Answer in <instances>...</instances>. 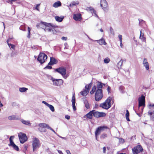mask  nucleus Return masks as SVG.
Wrapping results in <instances>:
<instances>
[{
  "mask_svg": "<svg viewBox=\"0 0 154 154\" xmlns=\"http://www.w3.org/2000/svg\"><path fill=\"white\" fill-rule=\"evenodd\" d=\"M114 102L112 100V98L109 97L103 103L100 104V106L106 109H108L111 106V104H113Z\"/></svg>",
  "mask_w": 154,
  "mask_h": 154,
  "instance_id": "nucleus-1",
  "label": "nucleus"
},
{
  "mask_svg": "<svg viewBox=\"0 0 154 154\" xmlns=\"http://www.w3.org/2000/svg\"><path fill=\"white\" fill-rule=\"evenodd\" d=\"M138 107L139 108L140 107L142 106H143V107L141 109V112H142L144 108V107L145 106V97L143 94L141 95L138 98Z\"/></svg>",
  "mask_w": 154,
  "mask_h": 154,
  "instance_id": "nucleus-2",
  "label": "nucleus"
},
{
  "mask_svg": "<svg viewBox=\"0 0 154 154\" xmlns=\"http://www.w3.org/2000/svg\"><path fill=\"white\" fill-rule=\"evenodd\" d=\"M103 91L102 89H97L95 95V99L96 101H99L103 97Z\"/></svg>",
  "mask_w": 154,
  "mask_h": 154,
  "instance_id": "nucleus-3",
  "label": "nucleus"
},
{
  "mask_svg": "<svg viewBox=\"0 0 154 154\" xmlns=\"http://www.w3.org/2000/svg\"><path fill=\"white\" fill-rule=\"evenodd\" d=\"M47 56L43 53H40L37 58V60L41 64L44 63L47 59Z\"/></svg>",
  "mask_w": 154,
  "mask_h": 154,
  "instance_id": "nucleus-4",
  "label": "nucleus"
},
{
  "mask_svg": "<svg viewBox=\"0 0 154 154\" xmlns=\"http://www.w3.org/2000/svg\"><path fill=\"white\" fill-rule=\"evenodd\" d=\"M40 146V144L39 140L36 137L34 138L32 143L33 151H34L37 149L39 148Z\"/></svg>",
  "mask_w": 154,
  "mask_h": 154,
  "instance_id": "nucleus-5",
  "label": "nucleus"
},
{
  "mask_svg": "<svg viewBox=\"0 0 154 154\" xmlns=\"http://www.w3.org/2000/svg\"><path fill=\"white\" fill-rule=\"evenodd\" d=\"M20 143H23L27 140V137L26 134L22 132H20L18 135Z\"/></svg>",
  "mask_w": 154,
  "mask_h": 154,
  "instance_id": "nucleus-6",
  "label": "nucleus"
},
{
  "mask_svg": "<svg viewBox=\"0 0 154 154\" xmlns=\"http://www.w3.org/2000/svg\"><path fill=\"white\" fill-rule=\"evenodd\" d=\"M51 79L53 82V85L55 86H60L63 83V80L61 79H55L52 77Z\"/></svg>",
  "mask_w": 154,
  "mask_h": 154,
  "instance_id": "nucleus-7",
  "label": "nucleus"
},
{
  "mask_svg": "<svg viewBox=\"0 0 154 154\" xmlns=\"http://www.w3.org/2000/svg\"><path fill=\"white\" fill-rule=\"evenodd\" d=\"M91 86V83H90L88 85H86L85 87V89L83 91H81L80 93L82 96L87 95L90 90V88Z\"/></svg>",
  "mask_w": 154,
  "mask_h": 154,
  "instance_id": "nucleus-8",
  "label": "nucleus"
},
{
  "mask_svg": "<svg viewBox=\"0 0 154 154\" xmlns=\"http://www.w3.org/2000/svg\"><path fill=\"white\" fill-rule=\"evenodd\" d=\"M56 72L60 73L62 76L65 75L66 74V69L64 67H61L55 70Z\"/></svg>",
  "mask_w": 154,
  "mask_h": 154,
  "instance_id": "nucleus-9",
  "label": "nucleus"
},
{
  "mask_svg": "<svg viewBox=\"0 0 154 154\" xmlns=\"http://www.w3.org/2000/svg\"><path fill=\"white\" fill-rule=\"evenodd\" d=\"M94 116L96 118H100L105 117L106 116V114L104 112H100L94 110Z\"/></svg>",
  "mask_w": 154,
  "mask_h": 154,
  "instance_id": "nucleus-10",
  "label": "nucleus"
},
{
  "mask_svg": "<svg viewBox=\"0 0 154 154\" xmlns=\"http://www.w3.org/2000/svg\"><path fill=\"white\" fill-rule=\"evenodd\" d=\"M14 138V136H11L9 138L10 144H9L8 145L12 146L14 149L16 150V151H18L19 149V148L18 146L15 144L12 139V138Z\"/></svg>",
  "mask_w": 154,
  "mask_h": 154,
  "instance_id": "nucleus-11",
  "label": "nucleus"
},
{
  "mask_svg": "<svg viewBox=\"0 0 154 154\" xmlns=\"http://www.w3.org/2000/svg\"><path fill=\"white\" fill-rule=\"evenodd\" d=\"M107 128V127L105 126L99 127L95 131V135H99L100 134L101 131H103L104 129Z\"/></svg>",
  "mask_w": 154,
  "mask_h": 154,
  "instance_id": "nucleus-12",
  "label": "nucleus"
},
{
  "mask_svg": "<svg viewBox=\"0 0 154 154\" xmlns=\"http://www.w3.org/2000/svg\"><path fill=\"white\" fill-rule=\"evenodd\" d=\"M100 6L102 8V9L104 11L106 9L108 6V4L106 0H101Z\"/></svg>",
  "mask_w": 154,
  "mask_h": 154,
  "instance_id": "nucleus-13",
  "label": "nucleus"
},
{
  "mask_svg": "<svg viewBox=\"0 0 154 154\" xmlns=\"http://www.w3.org/2000/svg\"><path fill=\"white\" fill-rule=\"evenodd\" d=\"M87 37H88L89 39L91 41H97V43H99V44L100 45H106V42L105 40L103 38H102L101 39L99 40H94L90 38L88 35H87Z\"/></svg>",
  "mask_w": 154,
  "mask_h": 154,
  "instance_id": "nucleus-14",
  "label": "nucleus"
},
{
  "mask_svg": "<svg viewBox=\"0 0 154 154\" xmlns=\"http://www.w3.org/2000/svg\"><path fill=\"white\" fill-rule=\"evenodd\" d=\"M143 66L146 69L148 70L149 69V64L147 62V60L146 58H144L143 59Z\"/></svg>",
  "mask_w": 154,
  "mask_h": 154,
  "instance_id": "nucleus-15",
  "label": "nucleus"
},
{
  "mask_svg": "<svg viewBox=\"0 0 154 154\" xmlns=\"http://www.w3.org/2000/svg\"><path fill=\"white\" fill-rule=\"evenodd\" d=\"M94 110L90 111L88 113L85 115V117H87L88 119H92L93 116H94Z\"/></svg>",
  "mask_w": 154,
  "mask_h": 154,
  "instance_id": "nucleus-16",
  "label": "nucleus"
},
{
  "mask_svg": "<svg viewBox=\"0 0 154 154\" xmlns=\"http://www.w3.org/2000/svg\"><path fill=\"white\" fill-rule=\"evenodd\" d=\"M8 119L10 120H18L20 119L19 116L16 115H12L9 116L8 117Z\"/></svg>",
  "mask_w": 154,
  "mask_h": 154,
  "instance_id": "nucleus-17",
  "label": "nucleus"
},
{
  "mask_svg": "<svg viewBox=\"0 0 154 154\" xmlns=\"http://www.w3.org/2000/svg\"><path fill=\"white\" fill-rule=\"evenodd\" d=\"M81 14H75L73 15V18L76 21H80L81 19Z\"/></svg>",
  "mask_w": 154,
  "mask_h": 154,
  "instance_id": "nucleus-18",
  "label": "nucleus"
},
{
  "mask_svg": "<svg viewBox=\"0 0 154 154\" xmlns=\"http://www.w3.org/2000/svg\"><path fill=\"white\" fill-rule=\"evenodd\" d=\"M57 61L53 57L50 58V62L48 63V65H53L56 64L57 63Z\"/></svg>",
  "mask_w": 154,
  "mask_h": 154,
  "instance_id": "nucleus-19",
  "label": "nucleus"
},
{
  "mask_svg": "<svg viewBox=\"0 0 154 154\" xmlns=\"http://www.w3.org/2000/svg\"><path fill=\"white\" fill-rule=\"evenodd\" d=\"M75 96L74 95H73L72 97V102L73 109L74 111L76 109V106L75 105Z\"/></svg>",
  "mask_w": 154,
  "mask_h": 154,
  "instance_id": "nucleus-20",
  "label": "nucleus"
},
{
  "mask_svg": "<svg viewBox=\"0 0 154 154\" xmlns=\"http://www.w3.org/2000/svg\"><path fill=\"white\" fill-rule=\"evenodd\" d=\"M20 121L23 124L25 125H28L29 126H31V124L30 123L29 121H26L23 120V119H21Z\"/></svg>",
  "mask_w": 154,
  "mask_h": 154,
  "instance_id": "nucleus-21",
  "label": "nucleus"
},
{
  "mask_svg": "<svg viewBox=\"0 0 154 154\" xmlns=\"http://www.w3.org/2000/svg\"><path fill=\"white\" fill-rule=\"evenodd\" d=\"M148 115H149L151 120L154 121V111H149L148 112Z\"/></svg>",
  "mask_w": 154,
  "mask_h": 154,
  "instance_id": "nucleus-22",
  "label": "nucleus"
},
{
  "mask_svg": "<svg viewBox=\"0 0 154 154\" xmlns=\"http://www.w3.org/2000/svg\"><path fill=\"white\" fill-rule=\"evenodd\" d=\"M44 30L45 31L53 32V33H55V32H56V30H55L54 28H47L45 29Z\"/></svg>",
  "mask_w": 154,
  "mask_h": 154,
  "instance_id": "nucleus-23",
  "label": "nucleus"
},
{
  "mask_svg": "<svg viewBox=\"0 0 154 154\" xmlns=\"http://www.w3.org/2000/svg\"><path fill=\"white\" fill-rule=\"evenodd\" d=\"M61 3L59 1H58L54 3L53 5V7L54 8H57L59 6H61Z\"/></svg>",
  "mask_w": 154,
  "mask_h": 154,
  "instance_id": "nucleus-24",
  "label": "nucleus"
},
{
  "mask_svg": "<svg viewBox=\"0 0 154 154\" xmlns=\"http://www.w3.org/2000/svg\"><path fill=\"white\" fill-rule=\"evenodd\" d=\"M105 85V84L102 83L101 82H98L97 85V89H100L102 88L103 85Z\"/></svg>",
  "mask_w": 154,
  "mask_h": 154,
  "instance_id": "nucleus-25",
  "label": "nucleus"
},
{
  "mask_svg": "<svg viewBox=\"0 0 154 154\" xmlns=\"http://www.w3.org/2000/svg\"><path fill=\"white\" fill-rule=\"evenodd\" d=\"M38 126L40 127H42L44 128H48L49 126L47 124L45 123H41L39 124Z\"/></svg>",
  "mask_w": 154,
  "mask_h": 154,
  "instance_id": "nucleus-26",
  "label": "nucleus"
},
{
  "mask_svg": "<svg viewBox=\"0 0 154 154\" xmlns=\"http://www.w3.org/2000/svg\"><path fill=\"white\" fill-rule=\"evenodd\" d=\"M56 20L58 22H61L63 19L64 17H59L58 16H56L55 17Z\"/></svg>",
  "mask_w": 154,
  "mask_h": 154,
  "instance_id": "nucleus-27",
  "label": "nucleus"
},
{
  "mask_svg": "<svg viewBox=\"0 0 154 154\" xmlns=\"http://www.w3.org/2000/svg\"><path fill=\"white\" fill-rule=\"evenodd\" d=\"M134 147L137 149L140 152H141L143 150V149L142 146L140 145H138Z\"/></svg>",
  "mask_w": 154,
  "mask_h": 154,
  "instance_id": "nucleus-28",
  "label": "nucleus"
},
{
  "mask_svg": "<svg viewBox=\"0 0 154 154\" xmlns=\"http://www.w3.org/2000/svg\"><path fill=\"white\" fill-rule=\"evenodd\" d=\"M79 3V2L77 1L76 2L73 1L71 2V3L69 5V6L70 7H72L74 6H76L78 5Z\"/></svg>",
  "mask_w": 154,
  "mask_h": 154,
  "instance_id": "nucleus-29",
  "label": "nucleus"
},
{
  "mask_svg": "<svg viewBox=\"0 0 154 154\" xmlns=\"http://www.w3.org/2000/svg\"><path fill=\"white\" fill-rule=\"evenodd\" d=\"M139 38L142 41H146L145 38L144 37L143 35L142 34V30L140 31V35Z\"/></svg>",
  "mask_w": 154,
  "mask_h": 154,
  "instance_id": "nucleus-30",
  "label": "nucleus"
},
{
  "mask_svg": "<svg viewBox=\"0 0 154 154\" xmlns=\"http://www.w3.org/2000/svg\"><path fill=\"white\" fill-rule=\"evenodd\" d=\"M84 104L85 105V107L87 109H88L90 108V106L87 100H85L84 101Z\"/></svg>",
  "mask_w": 154,
  "mask_h": 154,
  "instance_id": "nucleus-31",
  "label": "nucleus"
},
{
  "mask_svg": "<svg viewBox=\"0 0 154 154\" xmlns=\"http://www.w3.org/2000/svg\"><path fill=\"white\" fill-rule=\"evenodd\" d=\"M96 87L94 85L92 88V90L90 91V93L91 94H93L96 91Z\"/></svg>",
  "mask_w": 154,
  "mask_h": 154,
  "instance_id": "nucleus-32",
  "label": "nucleus"
},
{
  "mask_svg": "<svg viewBox=\"0 0 154 154\" xmlns=\"http://www.w3.org/2000/svg\"><path fill=\"white\" fill-rule=\"evenodd\" d=\"M123 62V60H121L117 63V66L119 69L121 68V67L122 64Z\"/></svg>",
  "mask_w": 154,
  "mask_h": 154,
  "instance_id": "nucleus-33",
  "label": "nucleus"
},
{
  "mask_svg": "<svg viewBox=\"0 0 154 154\" xmlns=\"http://www.w3.org/2000/svg\"><path fill=\"white\" fill-rule=\"evenodd\" d=\"M126 113L125 115V117H126V119L127 121H130V120L129 118V111H128V110H126Z\"/></svg>",
  "mask_w": 154,
  "mask_h": 154,
  "instance_id": "nucleus-34",
  "label": "nucleus"
},
{
  "mask_svg": "<svg viewBox=\"0 0 154 154\" xmlns=\"http://www.w3.org/2000/svg\"><path fill=\"white\" fill-rule=\"evenodd\" d=\"M27 90H28V88L24 87L21 88L19 89V91L21 92H25Z\"/></svg>",
  "mask_w": 154,
  "mask_h": 154,
  "instance_id": "nucleus-35",
  "label": "nucleus"
},
{
  "mask_svg": "<svg viewBox=\"0 0 154 154\" xmlns=\"http://www.w3.org/2000/svg\"><path fill=\"white\" fill-rule=\"evenodd\" d=\"M132 150L133 154H138L140 153L139 151L136 149L134 147L132 149Z\"/></svg>",
  "mask_w": 154,
  "mask_h": 154,
  "instance_id": "nucleus-36",
  "label": "nucleus"
},
{
  "mask_svg": "<svg viewBox=\"0 0 154 154\" xmlns=\"http://www.w3.org/2000/svg\"><path fill=\"white\" fill-rule=\"evenodd\" d=\"M139 21V24L140 26H142L143 24H145V22L143 20L139 19L138 20Z\"/></svg>",
  "mask_w": 154,
  "mask_h": 154,
  "instance_id": "nucleus-37",
  "label": "nucleus"
},
{
  "mask_svg": "<svg viewBox=\"0 0 154 154\" xmlns=\"http://www.w3.org/2000/svg\"><path fill=\"white\" fill-rule=\"evenodd\" d=\"M110 61V60L109 58L108 57H107L106 58H105L103 60L104 62L105 63L107 64Z\"/></svg>",
  "mask_w": 154,
  "mask_h": 154,
  "instance_id": "nucleus-38",
  "label": "nucleus"
},
{
  "mask_svg": "<svg viewBox=\"0 0 154 154\" xmlns=\"http://www.w3.org/2000/svg\"><path fill=\"white\" fill-rule=\"evenodd\" d=\"M48 107L51 110V111L52 112H54V108L53 106H52L51 105L49 104L48 106Z\"/></svg>",
  "mask_w": 154,
  "mask_h": 154,
  "instance_id": "nucleus-39",
  "label": "nucleus"
},
{
  "mask_svg": "<svg viewBox=\"0 0 154 154\" xmlns=\"http://www.w3.org/2000/svg\"><path fill=\"white\" fill-rule=\"evenodd\" d=\"M41 23H42V24H43L45 25L46 26L49 27L50 26H51V24L50 23H46L44 22H41Z\"/></svg>",
  "mask_w": 154,
  "mask_h": 154,
  "instance_id": "nucleus-40",
  "label": "nucleus"
},
{
  "mask_svg": "<svg viewBox=\"0 0 154 154\" xmlns=\"http://www.w3.org/2000/svg\"><path fill=\"white\" fill-rule=\"evenodd\" d=\"M94 8L91 7H87L86 8V10L87 11H92L93 10H94Z\"/></svg>",
  "mask_w": 154,
  "mask_h": 154,
  "instance_id": "nucleus-41",
  "label": "nucleus"
},
{
  "mask_svg": "<svg viewBox=\"0 0 154 154\" xmlns=\"http://www.w3.org/2000/svg\"><path fill=\"white\" fill-rule=\"evenodd\" d=\"M109 30L110 33L113 35V36L114 35V32L113 29L112 27H110Z\"/></svg>",
  "mask_w": 154,
  "mask_h": 154,
  "instance_id": "nucleus-42",
  "label": "nucleus"
},
{
  "mask_svg": "<svg viewBox=\"0 0 154 154\" xmlns=\"http://www.w3.org/2000/svg\"><path fill=\"white\" fill-rule=\"evenodd\" d=\"M107 137V135L106 134H103L101 135L100 136V138L104 139V138H105L106 137Z\"/></svg>",
  "mask_w": 154,
  "mask_h": 154,
  "instance_id": "nucleus-43",
  "label": "nucleus"
},
{
  "mask_svg": "<svg viewBox=\"0 0 154 154\" xmlns=\"http://www.w3.org/2000/svg\"><path fill=\"white\" fill-rule=\"evenodd\" d=\"M8 45L10 47H11V48L14 49L15 48V46L11 44H8Z\"/></svg>",
  "mask_w": 154,
  "mask_h": 154,
  "instance_id": "nucleus-44",
  "label": "nucleus"
},
{
  "mask_svg": "<svg viewBox=\"0 0 154 154\" xmlns=\"http://www.w3.org/2000/svg\"><path fill=\"white\" fill-rule=\"evenodd\" d=\"M49 65H48H48L46 66V67H45L44 68V69H51L52 68V66H49Z\"/></svg>",
  "mask_w": 154,
  "mask_h": 154,
  "instance_id": "nucleus-45",
  "label": "nucleus"
},
{
  "mask_svg": "<svg viewBox=\"0 0 154 154\" xmlns=\"http://www.w3.org/2000/svg\"><path fill=\"white\" fill-rule=\"evenodd\" d=\"M28 35L27 36V37L28 38H29L30 36V29L29 27H28Z\"/></svg>",
  "mask_w": 154,
  "mask_h": 154,
  "instance_id": "nucleus-46",
  "label": "nucleus"
},
{
  "mask_svg": "<svg viewBox=\"0 0 154 154\" xmlns=\"http://www.w3.org/2000/svg\"><path fill=\"white\" fill-rule=\"evenodd\" d=\"M38 130L41 132H45V131L46 130L43 128H38Z\"/></svg>",
  "mask_w": 154,
  "mask_h": 154,
  "instance_id": "nucleus-47",
  "label": "nucleus"
},
{
  "mask_svg": "<svg viewBox=\"0 0 154 154\" xmlns=\"http://www.w3.org/2000/svg\"><path fill=\"white\" fill-rule=\"evenodd\" d=\"M119 39L120 42H121L122 41V36L121 35H119Z\"/></svg>",
  "mask_w": 154,
  "mask_h": 154,
  "instance_id": "nucleus-48",
  "label": "nucleus"
},
{
  "mask_svg": "<svg viewBox=\"0 0 154 154\" xmlns=\"http://www.w3.org/2000/svg\"><path fill=\"white\" fill-rule=\"evenodd\" d=\"M148 107L149 109H150L151 108L154 107V104L152 105L151 104H149L148 105Z\"/></svg>",
  "mask_w": 154,
  "mask_h": 154,
  "instance_id": "nucleus-49",
  "label": "nucleus"
},
{
  "mask_svg": "<svg viewBox=\"0 0 154 154\" xmlns=\"http://www.w3.org/2000/svg\"><path fill=\"white\" fill-rule=\"evenodd\" d=\"M20 29L21 30H22L23 31H25V28H24V27L23 26H21L20 28Z\"/></svg>",
  "mask_w": 154,
  "mask_h": 154,
  "instance_id": "nucleus-50",
  "label": "nucleus"
},
{
  "mask_svg": "<svg viewBox=\"0 0 154 154\" xmlns=\"http://www.w3.org/2000/svg\"><path fill=\"white\" fill-rule=\"evenodd\" d=\"M49 129H50V130H51V131H52L54 133H55V134H56L57 135V134H58L52 128H51V127H50V126L49 127H48V128Z\"/></svg>",
  "mask_w": 154,
  "mask_h": 154,
  "instance_id": "nucleus-51",
  "label": "nucleus"
},
{
  "mask_svg": "<svg viewBox=\"0 0 154 154\" xmlns=\"http://www.w3.org/2000/svg\"><path fill=\"white\" fill-rule=\"evenodd\" d=\"M42 103L45 104L48 107L49 105V104H48V103H47L46 102L44 101H42Z\"/></svg>",
  "mask_w": 154,
  "mask_h": 154,
  "instance_id": "nucleus-52",
  "label": "nucleus"
},
{
  "mask_svg": "<svg viewBox=\"0 0 154 154\" xmlns=\"http://www.w3.org/2000/svg\"><path fill=\"white\" fill-rule=\"evenodd\" d=\"M57 136H58L59 137L61 138L62 139H63L65 140H67V138L66 137H62L60 135H59L58 134H57Z\"/></svg>",
  "mask_w": 154,
  "mask_h": 154,
  "instance_id": "nucleus-53",
  "label": "nucleus"
},
{
  "mask_svg": "<svg viewBox=\"0 0 154 154\" xmlns=\"http://www.w3.org/2000/svg\"><path fill=\"white\" fill-rule=\"evenodd\" d=\"M61 39L63 40L66 41L67 39V38L66 37H62Z\"/></svg>",
  "mask_w": 154,
  "mask_h": 154,
  "instance_id": "nucleus-54",
  "label": "nucleus"
},
{
  "mask_svg": "<svg viewBox=\"0 0 154 154\" xmlns=\"http://www.w3.org/2000/svg\"><path fill=\"white\" fill-rule=\"evenodd\" d=\"M40 5V4H37L36 5V7H35V9H36V10H37V11H39V9L38 8V7Z\"/></svg>",
  "mask_w": 154,
  "mask_h": 154,
  "instance_id": "nucleus-55",
  "label": "nucleus"
},
{
  "mask_svg": "<svg viewBox=\"0 0 154 154\" xmlns=\"http://www.w3.org/2000/svg\"><path fill=\"white\" fill-rule=\"evenodd\" d=\"M110 89H111L110 87L109 86H108L107 88V90L108 93L109 94L110 92Z\"/></svg>",
  "mask_w": 154,
  "mask_h": 154,
  "instance_id": "nucleus-56",
  "label": "nucleus"
},
{
  "mask_svg": "<svg viewBox=\"0 0 154 154\" xmlns=\"http://www.w3.org/2000/svg\"><path fill=\"white\" fill-rule=\"evenodd\" d=\"M92 11H93V13L95 15H96V17H97L98 18H99V17L97 15V14H96V11H95L94 9V10H93Z\"/></svg>",
  "mask_w": 154,
  "mask_h": 154,
  "instance_id": "nucleus-57",
  "label": "nucleus"
},
{
  "mask_svg": "<svg viewBox=\"0 0 154 154\" xmlns=\"http://www.w3.org/2000/svg\"><path fill=\"white\" fill-rule=\"evenodd\" d=\"M65 118L67 119H69L70 118V116H69L66 115L65 116Z\"/></svg>",
  "mask_w": 154,
  "mask_h": 154,
  "instance_id": "nucleus-58",
  "label": "nucleus"
},
{
  "mask_svg": "<svg viewBox=\"0 0 154 154\" xmlns=\"http://www.w3.org/2000/svg\"><path fill=\"white\" fill-rule=\"evenodd\" d=\"M106 148L105 147H104L103 148V152L104 153H106Z\"/></svg>",
  "mask_w": 154,
  "mask_h": 154,
  "instance_id": "nucleus-59",
  "label": "nucleus"
},
{
  "mask_svg": "<svg viewBox=\"0 0 154 154\" xmlns=\"http://www.w3.org/2000/svg\"><path fill=\"white\" fill-rule=\"evenodd\" d=\"M66 152L67 154H71L69 150H67Z\"/></svg>",
  "mask_w": 154,
  "mask_h": 154,
  "instance_id": "nucleus-60",
  "label": "nucleus"
},
{
  "mask_svg": "<svg viewBox=\"0 0 154 154\" xmlns=\"http://www.w3.org/2000/svg\"><path fill=\"white\" fill-rule=\"evenodd\" d=\"M57 151H58V152L60 154H63V153L62 152L61 150H57Z\"/></svg>",
  "mask_w": 154,
  "mask_h": 154,
  "instance_id": "nucleus-61",
  "label": "nucleus"
},
{
  "mask_svg": "<svg viewBox=\"0 0 154 154\" xmlns=\"http://www.w3.org/2000/svg\"><path fill=\"white\" fill-rule=\"evenodd\" d=\"M13 1H11L10 0H8V3H10L11 4H13L12 2Z\"/></svg>",
  "mask_w": 154,
  "mask_h": 154,
  "instance_id": "nucleus-62",
  "label": "nucleus"
},
{
  "mask_svg": "<svg viewBox=\"0 0 154 154\" xmlns=\"http://www.w3.org/2000/svg\"><path fill=\"white\" fill-rule=\"evenodd\" d=\"M120 46L121 48H122L123 45L122 44V41L121 42H120Z\"/></svg>",
  "mask_w": 154,
  "mask_h": 154,
  "instance_id": "nucleus-63",
  "label": "nucleus"
},
{
  "mask_svg": "<svg viewBox=\"0 0 154 154\" xmlns=\"http://www.w3.org/2000/svg\"><path fill=\"white\" fill-rule=\"evenodd\" d=\"M121 142H122V143H124V140L123 139L121 138Z\"/></svg>",
  "mask_w": 154,
  "mask_h": 154,
  "instance_id": "nucleus-64",
  "label": "nucleus"
}]
</instances>
